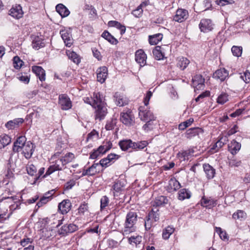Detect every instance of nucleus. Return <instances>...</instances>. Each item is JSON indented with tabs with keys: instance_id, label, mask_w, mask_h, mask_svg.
I'll list each match as a JSON object with an SVG mask.
<instances>
[{
	"instance_id": "22",
	"label": "nucleus",
	"mask_w": 250,
	"mask_h": 250,
	"mask_svg": "<svg viewBox=\"0 0 250 250\" xmlns=\"http://www.w3.org/2000/svg\"><path fill=\"white\" fill-rule=\"evenodd\" d=\"M71 206V203L69 200H64L59 204L58 209L62 214H64L69 211Z\"/></svg>"
},
{
	"instance_id": "25",
	"label": "nucleus",
	"mask_w": 250,
	"mask_h": 250,
	"mask_svg": "<svg viewBox=\"0 0 250 250\" xmlns=\"http://www.w3.org/2000/svg\"><path fill=\"white\" fill-rule=\"evenodd\" d=\"M56 10L62 18L67 17L70 14L69 10L62 3L58 4L56 5Z\"/></svg>"
},
{
	"instance_id": "17",
	"label": "nucleus",
	"mask_w": 250,
	"mask_h": 250,
	"mask_svg": "<svg viewBox=\"0 0 250 250\" xmlns=\"http://www.w3.org/2000/svg\"><path fill=\"white\" fill-rule=\"evenodd\" d=\"M34 152V145L30 142H27L23 147L22 153L26 159L31 157Z\"/></svg>"
},
{
	"instance_id": "54",
	"label": "nucleus",
	"mask_w": 250,
	"mask_h": 250,
	"mask_svg": "<svg viewBox=\"0 0 250 250\" xmlns=\"http://www.w3.org/2000/svg\"><path fill=\"white\" fill-rule=\"evenodd\" d=\"M240 78L246 83H250V72L247 70L244 73H241Z\"/></svg>"
},
{
	"instance_id": "59",
	"label": "nucleus",
	"mask_w": 250,
	"mask_h": 250,
	"mask_svg": "<svg viewBox=\"0 0 250 250\" xmlns=\"http://www.w3.org/2000/svg\"><path fill=\"white\" fill-rule=\"evenodd\" d=\"M143 9L140 6L132 12V14L136 18H139L142 16L143 14Z\"/></svg>"
},
{
	"instance_id": "15",
	"label": "nucleus",
	"mask_w": 250,
	"mask_h": 250,
	"mask_svg": "<svg viewBox=\"0 0 250 250\" xmlns=\"http://www.w3.org/2000/svg\"><path fill=\"white\" fill-rule=\"evenodd\" d=\"M188 17V12L187 10L182 9H179L177 10L176 15L173 20L177 22H181L186 20Z\"/></svg>"
},
{
	"instance_id": "40",
	"label": "nucleus",
	"mask_w": 250,
	"mask_h": 250,
	"mask_svg": "<svg viewBox=\"0 0 250 250\" xmlns=\"http://www.w3.org/2000/svg\"><path fill=\"white\" fill-rule=\"evenodd\" d=\"M100 166L99 163H94L88 169L90 176H93L100 172Z\"/></svg>"
},
{
	"instance_id": "53",
	"label": "nucleus",
	"mask_w": 250,
	"mask_h": 250,
	"mask_svg": "<svg viewBox=\"0 0 250 250\" xmlns=\"http://www.w3.org/2000/svg\"><path fill=\"white\" fill-rule=\"evenodd\" d=\"M13 66L17 69H20L22 65L23 62L18 56L13 58Z\"/></svg>"
},
{
	"instance_id": "33",
	"label": "nucleus",
	"mask_w": 250,
	"mask_h": 250,
	"mask_svg": "<svg viewBox=\"0 0 250 250\" xmlns=\"http://www.w3.org/2000/svg\"><path fill=\"white\" fill-rule=\"evenodd\" d=\"M112 146V144L111 143V142L107 141L106 142H104L103 143V145L100 146L97 149H98V151H99L101 152V153L103 155L109 149H110Z\"/></svg>"
},
{
	"instance_id": "64",
	"label": "nucleus",
	"mask_w": 250,
	"mask_h": 250,
	"mask_svg": "<svg viewBox=\"0 0 250 250\" xmlns=\"http://www.w3.org/2000/svg\"><path fill=\"white\" fill-rule=\"evenodd\" d=\"M241 164V161L240 160H237L235 159H231L229 162V165L231 167H237L240 166Z\"/></svg>"
},
{
	"instance_id": "63",
	"label": "nucleus",
	"mask_w": 250,
	"mask_h": 250,
	"mask_svg": "<svg viewBox=\"0 0 250 250\" xmlns=\"http://www.w3.org/2000/svg\"><path fill=\"white\" fill-rule=\"evenodd\" d=\"M152 96V93L150 91H148L146 94L145 97L144 98V103L145 106H147L149 104V101L151 96Z\"/></svg>"
},
{
	"instance_id": "5",
	"label": "nucleus",
	"mask_w": 250,
	"mask_h": 250,
	"mask_svg": "<svg viewBox=\"0 0 250 250\" xmlns=\"http://www.w3.org/2000/svg\"><path fill=\"white\" fill-rule=\"evenodd\" d=\"M120 121L125 125L129 126L133 124L134 118L129 110L126 111H123L120 114Z\"/></svg>"
},
{
	"instance_id": "36",
	"label": "nucleus",
	"mask_w": 250,
	"mask_h": 250,
	"mask_svg": "<svg viewBox=\"0 0 250 250\" xmlns=\"http://www.w3.org/2000/svg\"><path fill=\"white\" fill-rule=\"evenodd\" d=\"M102 37L113 44H116L118 42L117 40L107 31H104L102 33Z\"/></svg>"
},
{
	"instance_id": "57",
	"label": "nucleus",
	"mask_w": 250,
	"mask_h": 250,
	"mask_svg": "<svg viewBox=\"0 0 250 250\" xmlns=\"http://www.w3.org/2000/svg\"><path fill=\"white\" fill-rule=\"evenodd\" d=\"M154 223L153 220L150 219V218L148 217L147 216L146 217V219L145 220V229L146 230H149L152 227L153 224Z\"/></svg>"
},
{
	"instance_id": "6",
	"label": "nucleus",
	"mask_w": 250,
	"mask_h": 250,
	"mask_svg": "<svg viewBox=\"0 0 250 250\" xmlns=\"http://www.w3.org/2000/svg\"><path fill=\"white\" fill-rule=\"evenodd\" d=\"M139 116L141 120L146 121L147 120H155L156 117L152 112L145 108L144 106H140L139 108Z\"/></svg>"
},
{
	"instance_id": "32",
	"label": "nucleus",
	"mask_w": 250,
	"mask_h": 250,
	"mask_svg": "<svg viewBox=\"0 0 250 250\" xmlns=\"http://www.w3.org/2000/svg\"><path fill=\"white\" fill-rule=\"evenodd\" d=\"M44 45L43 40L39 37H35L32 41V47L36 50H39L40 48L44 47Z\"/></svg>"
},
{
	"instance_id": "58",
	"label": "nucleus",
	"mask_w": 250,
	"mask_h": 250,
	"mask_svg": "<svg viewBox=\"0 0 250 250\" xmlns=\"http://www.w3.org/2000/svg\"><path fill=\"white\" fill-rule=\"evenodd\" d=\"M26 138L25 136H21L18 137L15 142L16 144L19 145L20 146L23 147V146L26 144Z\"/></svg>"
},
{
	"instance_id": "43",
	"label": "nucleus",
	"mask_w": 250,
	"mask_h": 250,
	"mask_svg": "<svg viewBox=\"0 0 250 250\" xmlns=\"http://www.w3.org/2000/svg\"><path fill=\"white\" fill-rule=\"evenodd\" d=\"M161 47L157 46L155 47V49L153 50V54L158 60H160L163 59L164 57V54L161 50Z\"/></svg>"
},
{
	"instance_id": "50",
	"label": "nucleus",
	"mask_w": 250,
	"mask_h": 250,
	"mask_svg": "<svg viewBox=\"0 0 250 250\" xmlns=\"http://www.w3.org/2000/svg\"><path fill=\"white\" fill-rule=\"evenodd\" d=\"M242 47L238 46H233L231 48V52L234 56L239 57L241 56L242 53Z\"/></svg>"
},
{
	"instance_id": "27",
	"label": "nucleus",
	"mask_w": 250,
	"mask_h": 250,
	"mask_svg": "<svg viewBox=\"0 0 250 250\" xmlns=\"http://www.w3.org/2000/svg\"><path fill=\"white\" fill-rule=\"evenodd\" d=\"M203 130L199 127L191 128L187 130L186 132V137L188 139H190L193 137L198 135L200 133H202Z\"/></svg>"
},
{
	"instance_id": "14",
	"label": "nucleus",
	"mask_w": 250,
	"mask_h": 250,
	"mask_svg": "<svg viewBox=\"0 0 250 250\" xmlns=\"http://www.w3.org/2000/svg\"><path fill=\"white\" fill-rule=\"evenodd\" d=\"M182 186L180 183L178 182L177 179L174 178H171L168 181V185L167 187V190L169 192H173L177 191Z\"/></svg>"
},
{
	"instance_id": "9",
	"label": "nucleus",
	"mask_w": 250,
	"mask_h": 250,
	"mask_svg": "<svg viewBox=\"0 0 250 250\" xmlns=\"http://www.w3.org/2000/svg\"><path fill=\"white\" fill-rule=\"evenodd\" d=\"M199 26L201 31L205 33L212 30L213 24L210 19H203L201 20Z\"/></svg>"
},
{
	"instance_id": "61",
	"label": "nucleus",
	"mask_w": 250,
	"mask_h": 250,
	"mask_svg": "<svg viewBox=\"0 0 250 250\" xmlns=\"http://www.w3.org/2000/svg\"><path fill=\"white\" fill-rule=\"evenodd\" d=\"M142 240V237L137 236L136 237L131 236L128 239V241L130 243H135V244H137L139 243Z\"/></svg>"
},
{
	"instance_id": "62",
	"label": "nucleus",
	"mask_w": 250,
	"mask_h": 250,
	"mask_svg": "<svg viewBox=\"0 0 250 250\" xmlns=\"http://www.w3.org/2000/svg\"><path fill=\"white\" fill-rule=\"evenodd\" d=\"M102 154L98 151V149L94 150L92 152L90 153L89 158L92 159H95L101 156Z\"/></svg>"
},
{
	"instance_id": "30",
	"label": "nucleus",
	"mask_w": 250,
	"mask_h": 250,
	"mask_svg": "<svg viewBox=\"0 0 250 250\" xmlns=\"http://www.w3.org/2000/svg\"><path fill=\"white\" fill-rule=\"evenodd\" d=\"M168 202V199L167 198L164 196H159L156 198L153 206L157 207L164 206L167 204Z\"/></svg>"
},
{
	"instance_id": "48",
	"label": "nucleus",
	"mask_w": 250,
	"mask_h": 250,
	"mask_svg": "<svg viewBox=\"0 0 250 250\" xmlns=\"http://www.w3.org/2000/svg\"><path fill=\"white\" fill-rule=\"evenodd\" d=\"M134 148L133 149H142L146 147L148 143L146 141H141L137 142H134Z\"/></svg>"
},
{
	"instance_id": "8",
	"label": "nucleus",
	"mask_w": 250,
	"mask_h": 250,
	"mask_svg": "<svg viewBox=\"0 0 250 250\" xmlns=\"http://www.w3.org/2000/svg\"><path fill=\"white\" fill-rule=\"evenodd\" d=\"M59 103L62 110H68L71 108L72 103L70 98L66 94H61L59 97Z\"/></svg>"
},
{
	"instance_id": "12",
	"label": "nucleus",
	"mask_w": 250,
	"mask_h": 250,
	"mask_svg": "<svg viewBox=\"0 0 250 250\" xmlns=\"http://www.w3.org/2000/svg\"><path fill=\"white\" fill-rule=\"evenodd\" d=\"M146 55L142 49L137 50L135 53V61L141 67L146 64Z\"/></svg>"
},
{
	"instance_id": "31",
	"label": "nucleus",
	"mask_w": 250,
	"mask_h": 250,
	"mask_svg": "<svg viewBox=\"0 0 250 250\" xmlns=\"http://www.w3.org/2000/svg\"><path fill=\"white\" fill-rule=\"evenodd\" d=\"M108 25L110 27H115L120 30L121 35H123L126 30L125 26L122 25L119 22L115 21H110L108 22Z\"/></svg>"
},
{
	"instance_id": "55",
	"label": "nucleus",
	"mask_w": 250,
	"mask_h": 250,
	"mask_svg": "<svg viewBox=\"0 0 250 250\" xmlns=\"http://www.w3.org/2000/svg\"><path fill=\"white\" fill-rule=\"evenodd\" d=\"M27 173L31 176H33L37 172V168L33 164L28 165L26 167Z\"/></svg>"
},
{
	"instance_id": "28",
	"label": "nucleus",
	"mask_w": 250,
	"mask_h": 250,
	"mask_svg": "<svg viewBox=\"0 0 250 250\" xmlns=\"http://www.w3.org/2000/svg\"><path fill=\"white\" fill-rule=\"evenodd\" d=\"M178 199L183 201L186 199H189L191 196V193L189 189L187 188L181 189L178 193Z\"/></svg>"
},
{
	"instance_id": "2",
	"label": "nucleus",
	"mask_w": 250,
	"mask_h": 250,
	"mask_svg": "<svg viewBox=\"0 0 250 250\" xmlns=\"http://www.w3.org/2000/svg\"><path fill=\"white\" fill-rule=\"evenodd\" d=\"M60 154V152H57L52 156L51 159L55 160L52 162V164L48 168L43 177L51 174L56 171L62 170L65 167L61 157H59Z\"/></svg>"
},
{
	"instance_id": "21",
	"label": "nucleus",
	"mask_w": 250,
	"mask_h": 250,
	"mask_svg": "<svg viewBox=\"0 0 250 250\" xmlns=\"http://www.w3.org/2000/svg\"><path fill=\"white\" fill-rule=\"evenodd\" d=\"M32 71L37 75L41 82L45 80V70L39 66H33L32 67Z\"/></svg>"
},
{
	"instance_id": "1",
	"label": "nucleus",
	"mask_w": 250,
	"mask_h": 250,
	"mask_svg": "<svg viewBox=\"0 0 250 250\" xmlns=\"http://www.w3.org/2000/svg\"><path fill=\"white\" fill-rule=\"evenodd\" d=\"M137 214L135 212L129 211L127 213L123 230L124 235L129 234L136 230V227L135 225L137 221Z\"/></svg>"
},
{
	"instance_id": "44",
	"label": "nucleus",
	"mask_w": 250,
	"mask_h": 250,
	"mask_svg": "<svg viewBox=\"0 0 250 250\" xmlns=\"http://www.w3.org/2000/svg\"><path fill=\"white\" fill-rule=\"evenodd\" d=\"M68 58L73 61L74 63L78 64L80 62V58L78 55L73 51H68L67 52Z\"/></svg>"
},
{
	"instance_id": "37",
	"label": "nucleus",
	"mask_w": 250,
	"mask_h": 250,
	"mask_svg": "<svg viewBox=\"0 0 250 250\" xmlns=\"http://www.w3.org/2000/svg\"><path fill=\"white\" fill-rule=\"evenodd\" d=\"M163 38V35L159 33L153 36H149V42L151 45H156L159 42L161 41Z\"/></svg>"
},
{
	"instance_id": "10",
	"label": "nucleus",
	"mask_w": 250,
	"mask_h": 250,
	"mask_svg": "<svg viewBox=\"0 0 250 250\" xmlns=\"http://www.w3.org/2000/svg\"><path fill=\"white\" fill-rule=\"evenodd\" d=\"M60 33L65 45L68 47L71 46L73 43V39L70 32L67 30L62 29L60 31Z\"/></svg>"
},
{
	"instance_id": "46",
	"label": "nucleus",
	"mask_w": 250,
	"mask_h": 250,
	"mask_svg": "<svg viewBox=\"0 0 250 250\" xmlns=\"http://www.w3.org/2000/svg\"><path fill=\"white\" fill-rule=\"evenodd\" d=\"M61 158L63 160V164L66 165L67 164L72 162L74 159L75 156L72 153L69 152L66 153L64 156H62Z\"/></svg>"
},
{
	"instance_id": "29",
	"label": "nucleus",
	"mask_w": 250,
	"mask_h": 250,
	"mask_svg": "<svg viewBox=\"0 0 250 250\" xmlns=\"http://www.w3.org/2000/svg\"><path fill=\"white\" fill-rule=\"evenodd\" d=\"M23 119L22 118H18L8 121L6 124L5 126L9 129H12L19 126L20 124L23 123Z\"/></svg>"
},
{
	"instance_id": "20",
	"label": "nucleus",
	"mask_w": 250,
	"mask_h": 250,
	"mask_svg": "<svg viewBox=\"0 0 250 250\" xmlns=\"http://www.w3.org/2000/svg\"><path fill=\"white\" fill-rule=\"evenodd\" d=\"M119 145L120 148L123 151H127L129 148L134 149V144L130 139L123 140H121L119 142Z\"/></svg>"
},
{
	"instance_id": "3",
	"label": "nucleus",
	"mask_w": 250,
	"mask_h": 250,
	"mask_svg": "<svg viewBox=\"0 0 250 250\" xmlns=\"http://www.w3.org/2000/svg\"><path fill=\"white\" fill-rule=\"evenodd\" d=\"M105 104L96 105L93 107L95 110V118L96 120L101 121L104 119L107 113V109Z\"/></svg>"
},
{
	"instance_id": "52",
	"label": "nucleus",
	"mask_w": 250,
	"mask_h": 250,
	"mask_svg": "<svg viewBox=\"0 0 250 250\" xmlns=\"http://www.w3.org/2000/svg\"><path fill=\"white\" fill-rule=\"evenodd\" d=\"M124 187V184L121 180L116 181L113 185L112 188L113 190L116 192H119Z\"/></svg>"
},
{
	"instance_id": "60",
	"label": "nucleus",
	"mask_w": 250,
	"mask_h": 250,
	"mask_svg": "<svg viewBox=\"0 0 250 250\" xmlns=\"http://www.w3.org/2000/svg\"><path fill=\"white\" fill-rule=\"evenodd\" d=\"M109 200L107 196H103L101 199V208L104 209L108 204Z\"/></svg>"
},
{
	"instance_id": "19",
	"label": "nucleus",
	"mask_w": 250,
	"mask_h": 250,
	"mask_svg": "<svg viewBox=\"0 0 250 250\" xmlns=\"http://www.w3.org/2000/svg\"><path fill=\"white\" fill-rule=\"evenodd\" d=\"M229 77V72L225 68L217 70L213 75V77L219 79L221 81H225Z\"/></svg>"
},
{
	"instance_id": "34",
	"label": "nucleus",
	"mask_w": 250,
	"mask_h": 250,
	"mask_svg": "<svg viewBox=\"0 0 250 250\" xmlns=\"http://www.w3.org/2000/svg\"><path fill=\"white\" fill-rule=\"evenodd\" d=\"M175 228L168 226L163 230L162 238L165 240H167L170 235L174 232Z\"/></svg>"
},
{
	"instance_id": "23",
	"label": "nucleus",
	"mask_w": 250,
	"mask_h": 250,
	"mask_svg": "<svg viewBox=\"0 0 250 250\" xmlns=\"http://www.w3.org/2000/svg\"><path fill=\"white\" fill-rule=\"evenodd\" d=\"M204 171L208 179H212L215 174V169L208 164L203 165Z\"/></svg>"
},
{
	"instance_id": "35",
	"label": "nucleus",
	"mask_w": 250,
	"mask_h": 250,
	"mask_svg": "<svg viewBox=\"0 0 250 250\" xmlns=\"http://www.w3.org/2000/svg\"><path fill=\"white\" fill-rule=\"evenodd\" d=\"M189 62V61L187 58L181 57L180 58L178 61L177 66L183 70L187 67Z\"/></svg>"
},
{
	"instance_id": "38",
	"label": "nucleus",
	"mask_w": 250,
	"mask_h": 250,
	"mask_svg": "<svg viewBox=\"0 0 250 250\" xmlns=\"http://www.w3.org/2000/svg\"><path fill=\"white\" fill-rule=\"evenodd\" d=\"M158 211L159 209L156 208H153L148 214L147 216L150 218L153 222H156L159 220V213Z\"/></svg>"
},
{
	"instance_id": "41",
	"label": "nucleus",
	"mask_w": 250,
	"mask_h": 250,
	"mask_svg": "<svg viewBox=\"0 0 250 250\" xmlns=\"http://www.w3.org/2000/svg\"><path fill=\"white\" fill-rule=\"evenodd\" d=\"M21 245L24 247V248L28 247L27 246H30L34 245L33 239L31 238L25 237L21 239L20 242Z\"/></svg>"
},
{
	"instance_id": "49",
	"label": "nucleus",
	"mask_w": 250,
	"mask_h": 250,
	"mask_svg": "<svg viewBox=\"0 0 250 250\" xmlns=\"http://www.w3.org/2000/svg\"><path fill=\"white\" fill-rule=\"evenodd\" d=\"M117 120L116 119H111L107 122L105 126V128L107 130H111L114 128L116 125Z\"/></svg>"
},
{
	"instance_id": "4",
	"label": "nucleus",
	"mask_w": 250,
	"mask_h": 250,
	"mask_svg": "<svg viewBox=\"0 0 250 250\" xmlns=\"http://www.w3.org/2000/svg\"><path fill=\"white\" fill-rule=\"evenodd\" d=\"M78 229V227L74 224H66L59 229L58 234L62 236H66Z\"/></svg>"
},
{
	"instance_id": "56",
	"label": "nucleus",
	"mask_w": 250,
	"mask_h": 250,
	"mask_svg": "<svg viewBox=\"0 0 250 250\" xmlns=\"http://www.w3.org/2000/svg\"><path fill=\"white\" fill-rule=\"evenodd\" d=\"M215 2L217 5L223 6L227 4H233L235 2L233 0H216Z\"/></svg>"
},
{
	"instance_id": "16",
	"label": "nucleus",
	"mask_w": 250,
	"mask_h": 250,
	"mask_svg": "<svg viewBox=\"0 0 250 250\" xmlns=\"http://www.w3.org/2000/svg\"><path fill=\"white\" fill-rule=\"evenodd\" d=\"M114 100L117 105L123 106L127 104L128 99L123 94L116 92L114 95Z\"/></svg>"
},
{
	"instance_id": "7",
	"label": "nucleus",
	"mask_w": 250,
	"mask_h": 250,
	"mask_svg": "<svg viewBox=\"0 0 250 250\" xmlns=\"http://www.w3.org/2000/svg\"><path fill=\"white\" fill-rule=\"evenodd\" d=\"M119 156L114 154L110 153L107 156L100 161L99 165L102 167H106L110 166L115 160H117Z\"/></svg>"
},
{
	"instance_id": "42",
	"label": "nucleus",
	"mask_w": 250,
	"mask_h": 250,
	"mask_svg": "<svg viewBox=\"0 0 250 250\" xmlns=\"http://www.w3.org/2000/svg\"><path fill=\"white\" fill-rule=\"evenodd\" d=\"M246 213L242 210H238L232 215V218L234 219L243 220L246 218Z\"/></svg>"
},
{
	"instance_id": "18",
	"label": "nucleus",
	"mask_w": 250,
	"mask_h": 250,
	"mask_svg": "<svg viewBox=\"0 0 250 250\" xmlns=\"http://www.w3.org/2000/svg\"><path fill=\"white\" fill-rule=\"evenodd\" d=\"M204 82V79L200 75H197L192 79L193 86L197 90L203 88Z\"/></svg>"
},
{
	"instance_id": "13",
	"label": "nucleus",
	"mask_w": 250,
	"mask_h": 250,
	"mask_svg": "<svg viewBox=\"0 0 250 250\" xmlns=\"http://www.w3.org/2000/svg\"><path fill=\"white\" fill-rule=\"evenodd\" d=\"M9 12L10 15L17 19L21 18L23 14L22 7L19 4L13 6L10 10Z\"/></svg>"
},
{
	"instance_id": "11",
	"label": "nucleus",
	"mask_w": 250,
	"mask_h": 250,
	"mask_svg": "<svg viewBox=\"0 0 250 250\" xmlns=\"http://www.w3.org/2000/svg\"><path fill=\"white\" fill-rule=\"evenodd\" d=\"M107 68L105 66L100 67L97 70V81L101 83H104L107 76Z\"/></svg>"
},
{
	"instance_id": "45",
	"label": "nucleus",
	"mask_w": 250,
	"mask_h": 250,
	"mask_svg": "<svg viewBox=\"0 0 250 250\" xmlns=\"http://www.w3.org/2000/svg\"><path fill=\"white\" fill-rule=\"evenodd\" d=\"M229 95L226 93H222L217 99V102L220 104H223L229 100Z\"/></svg>"
},
{
	"instance_id": "39",
	"label": "nucleus",
	"mask_w": 250,
	"mask_h": 250,
	"mask_svg": "<svg viewBox=\"0 0 250 250\" xmlns=\"http://www.w3.org/2000/svg\"><path fill=\"white\" fill-rule=\"evenodd\" d=\"M11 142V138L7 135H1L0 138V149L9 145Z\"/></svg>"
},
{
	"instance_id": "26",
	"label": "nucleus",
	"mask_w": 250,
	"mask_h": 250,
	"mask_svg": "<svg viewBox=\"0 0 250 250\" xmlns=\"http://www.w3.org/2000/svg\"><path fill=\"white\" fill-rule=\"evenodd\" d=\"M92 98L93 103V107L97 105H98L102 104H105L104 102L103 95L101 94L100 92H94Z\"/></svg>"
},
{
	"instance_id": "24",
	"label": "nucleus",
	"mask_w": 250,
	"mask_h": 250,
	"mask_svg": "<svg viewBox=\"0 0 250 250\" xmlns=\"http://www.w3.org/2000/svg\"><path fill=\"white\" fill-rule=\"evenodd\" d=\"M241 146L239 143L233 140L228 145L229 150L232 155H234L239 151Z\"/></svg>"
},
{
	"instance_id": "47",
	"label": "nucleus",
	"mask_w": 250,
	"mask_h": 250,
	"mask_svg": "<svg viewBox=\"0 0 250 250\" xmlns=\"http://www.w3.org/2000/svg\"><path fill=\"white\" fill-rule=\"evenodd\" d=\"M155 121V120H147L146 121V123L143 126V129L146 132L153 129L155 125L154 124V121Z\"/></svg>"
},
{
	"instance_id": "51",
	"label": "nucleus",
	"mask_w": 250,
	"mask_h": 250,
	"mask_svg": "<svg viewBox=\"0 0 250 250\" xmlns=\"http://www.w3.org/2000/svg\"><path fill=\"white\" fill-rule=\"evenodd\" d=\"M193 122V119L192 118H190L189 119L187 120L186 121L180 124L178 126L179 129L184 130L187 127L191 125Z\"/></svg>"
}]
</instances>
